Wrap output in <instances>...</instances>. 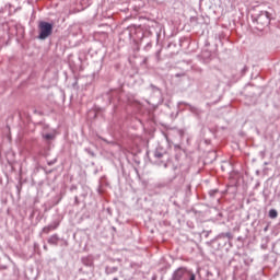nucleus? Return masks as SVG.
Returning <instances> with one entry per match:
<instances>
[{
  "label": "nucleus",
  "instance_id": "obj_7",
  "mask_svg": "<svg viewBox=\"0 0 280 280\" xmlns=\"http://www.w3.org/2000/svg\"><path fill=\"white\" fill-rule=\"evenodd\" d=\"M56 136H54V133H46L44 135V139H46V141H51L55 139Z\"/></svg>",
  "mask_w": 280,
  "mask_h": 280
},
{
  "label": "nucleus",
  "instance_id": "obj_5",
  "mask_svg": "<svg viewBox=\"0 0 280 280\" xmlns=\"http://www.w3.org/2000/svg\"><path fill=\"white\" fill-rule=\"evenodd\" d=\"M48 244H58V236L52 235L48 238Z\"/></svg>",
  "mask_w": 280,
  "mask_h": 280
},
{
  "label": "nucleus",
  "instance_id": "obj_1",
  "mask_svg": "<svg viewBox=\"0 0 280 280\" xmlns=\"http://www.w3.org/2000/svg\"><path fill=\"white\" fill-rule=\"evenodd\" d=\"M39 36L40 40H45L51 36V32H54V26L48 22H40L39 25Z\"/></svg>",
  "mask_w": 280,
  "mask_h": 280
},
{
  "label": "nucleus",
  "instance_id": "obj_3",
  "mask_svg": "<svg viewBox=\"0 0 280 280\" xmlns=\"http://www.w3.org/2000/svg\"><path fill=\"white\" fill-rule=\"evenodd\" d=\"M257 25H260L261 27L270 25V16L268 15V12H265L256 19Z\"/></svg>",
  "mask_w": 280,
  "mask_h": 280
},
{
  "label": "nucleus",
  "instance_id": "obj_4",
  "mask_svg": "<svg viewBox=\"0 0 280 280\" xmlns=\"http://www.w3.org/2000/svg\"><path fill=\"white\" fill-rule=\"evenodd\" d=\"M58 229V223H52L43 229V233L49 234L51 231H56Z\"/></svg>",
  "mask_w": 280,
  "mask_h": 280
},
{
  "label": "nucleus",
  "instance_id": "obj_2",
  "mask_svg": "<svg viewBox=\"0 0 280 280\" xmlns=\"http://www.w3.org/2000/svg\"><path fill=\"white\" fill-rule=\"evenodd\" d=\"M186 275H189V271H187V268L180 267L174 271L171 280H183L185 279Z\"/></svg>",
  "mask_w": 280,
  "mask_h": 280
},
{
  "label": "nucleus",
  "instance_id": "obj_6",
  "mask_svg": "<svg viewBox=\"0 0 280 280\" xmlns=\"http://www.w3.org/2000/svg\"><path fill=\"white\" fill-rule=\"evenodd\" d=\"M277 215H279V212H277V210H275V209L269 210V218L275 220V218H277Z\"/></svg>",
  "mask_w": 280,
  "mask_h": 280
},
{
  "label": "nucleus",
  "instance_id": "obj_8",
  "mask_svg": "<svg viewBox=\"0 0 280 280\" xmlns=\"http://www.w3.org/2000/svg\"><path fill=\"white\" fill-rule=\"evenodd\" d=\"M189 280H196V275L190 273V279Z\"/></svg>",
  "mask_w": 280,
  "mask_h": 280
}]
</instances>
